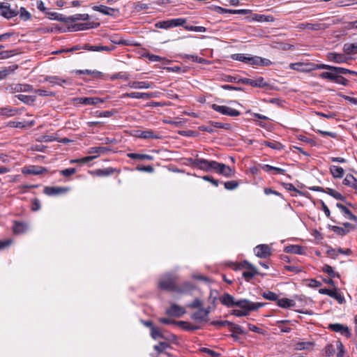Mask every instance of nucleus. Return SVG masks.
Listing matches in <instances>:
<instances>
[{
  "instance_id": "17",
  "label": "nucleus",
  "mask_w": 357,
  "mask_h": 357,
  "mask_svg": "<svg viewBox=\"0 0 357 357\" xmlns=\"http://www.w3.org/2000/svg\"><path fill=\"white\" fill-rule=\"evenodd\" d=\"M92 9L96 11H98L104 15L112 16L113 15L112 12H118L119 10L116 8H109L106 6H94Z\"/></svg>"
},
{
  "instance_id": "44",
  "label": "nucleus",
  "mask_w": 357,
  "mask_h": 357,
  "mask_svg": "<svg viewBox=\"0 0 357 357\" xmlns=\"http://www.w3.org/2000/svg\"><path fill=\"white\" fill-rule=\"evenodd\" d=\"M151 336L154 340L165 337V335L162 333L160 328L155 326H153L151 329Z\"/></svg>"
},
{
  "instance_id": "33",
  "label": "nucleus",
  "mask_w": 357,
  "mask_h": 357,
  "mask_svg": "<svg viewBox=\"0 0 357 357\" xmlns=\"http://www.w3.org/2000/svg\"><path fill=\"white\" fill-rule=\"evenodd\" d=\"M110 151V149L105 146H95L91 147L88 151V153L90 154L96 153L97 155H99Z\"/></svg>"
},
{
  "instance_id": "13",
  "label": "nucleus",
  "mask_w": 357,
  "mask_h": 357,
  "mask_svg": "<svg viewBox=\"0 0 357 357\" xmlns=\"http://www.w3.org/2000/svg\"><path fill=\"white\" fill-rule=\"evenodd\" d=\"M77 103L83 104L86 105H95L99 103H102L104 100L100 98L95 97H85V98H78L77 99Z\"/></svg>"
},
{
  "instance_id": "1",
  "label": "nucleus",
  "mask_w": 357,
  "mask_h": 357,
  "mask_svg": "<svg viewBox=\"0 0 357 357\" xmlns=\"http://www.w3.org/2000/svg\"><path fill=\"white\" fill-rule=\"evenodd\" d=\"M178 280V275L176 273L168 272L160 278L158 287L161 290L176 292Z\"/></svg>"
},
{
  "instance_id": "41",
  "label": "nucleus",
  "mask_w": 357,
  "mask_h": 357,
  "mask_svg": "<svg viewBox=\"0 0 357 357\" xmlns=\"http://www.w3.org/2000/svg\"><path fill=\"white\" fill-rule=\"evenodd\" d=\"M248 271H244L243 273V277L247 280L250 281L252 278H253L256 275L259 274L256 268L254 269H248Z\"/></svg>"
},
{
  "instance_id": "49",
  "label": "nucleus",
  "mask_w": 357,
  "mask_h": 357,
  "mask_svg": "<svg viewBox=\"0 0 357 357\" xmlns=\"http://www.w3.org/2000/svg\"><path fill=\"white\" fill-rule=\"evenodd\" d=\"M262 296L267 300L275 301H278V296L272 291L264 292Z\"/></svg>"
},
{
  "instance_id": "46",
  "label": "nucleus",
  "mask_w": 357,
  "mask_h": 357,
  "mask_svg": "<svg viewBox=\"0 0 357 357\" xmlns=\"http://www.w3.org/2000/svg\"><path fill=\"white\" fill-rule=\"evenodd\" d=\"M6 90L10 93H20L22 92L21 84H12L6 88Z\"/></svg>"
},
{
  "instance_id": "11",
  "label": "nucleus",
  "mask_w": 357,
  "mask_h": 357,
  "mask_svg": "<svg viewBox=\"0 0 357 357\" xmlns=\"http://www.w3.org/2000/svg\"><path fill=\"white\" fill-rule=\"evenodd\" d=\"M319 292L321 294H326V295H328V296L335 298L340 304H342L345 301L344 298L340 293H338L336 290H331V289H328L326 288H324V289H320L319 290Z\"/></svg>"
},
{
  "instance_id": "53",
  "label": "nucleus",
  "mask_w": 357,
  "mask_h": 357,
  "mask_svg": "<svg viewBox=\"0 0 357 357\" xmlns=\"http://www.w3.org/2000/svg\"><path fill=\"white\" fill-rule=\"evenodd\" d=\"M255 82V87L264 88L267 86L268 84L264 81V79L261 77L254 79Z\"/></svg>"
},
{
  "instance_id": "52",
  "label": "nucleus",
  "mask_w": 357,
  "mask_h": 357,
  "mask_svg": "<svg viewBox=\"0 0 357 357\" xmlns=\"http://www.w3.org/2000/svg\"><path fill=\"white\" fill-rule=\"evenodd\" d=\"M239 185L237 181H229L224 183V186L227 190H231L236 188Z\"/></svg>"
},
{
  "instance_id": "10",
  "label": "nucleus",
  "mask_w": 357,
  "mask_h": 357,
  "mask_svg": "<svg viewBox=\"0 0 357 357\" xmlns=\"http://www.w3.org/2000/svg\"><path fill=\"white\" fill-rule=\"evenodd\" d=\"M255 252L256 256L260 258H266L271 255V250L269 245L266 244H261L257 245L255 248Z\"/></svg>"
},
{
  "instance_id": "3",
  "label": "nucleus",
  "mask_w": 357,
  "mask_h": 357,
  "mask_svg": "<svg viewBox=\"0 0 357 357\" xmlns=\"http://www.w3.org/2000/svg\"><path fill=\"white\" fill-rule=\"evenodd\" d=\"M188 161L192 166L206 172L213 169L215 165H217L215 164L216 161H209L202 158H189Z\"/></svg>"
},
{
  "instance_id": "48",
  "label": "nucleus",
  "mask_w": 357,
  "mask_h": 357,
  "mask_svg": "<svg viewBox=\"0 0 357 357\" xmlns=\"http://www.w3.org/2000/svg\"><path fill=\"white\" fill-rule=\"evenodd\" d=\"M188 307L191 309H201L203 307V302L199 298H195Z\"/></svg>"
},
{
  "instance_id": "47",
  "label": "nucleus",
  "mask_w": 357,
  "mask_h": 357,
  "mask_svg": "<svg viewBox=\"0 0 357 357\" xmlns=\"http://www.w3.org/2000/svg\"><path fill=\"white\" fill-rule=\"evenodd\" d=\"M233 59L240 61L246 63H249L250 61L249 56H245L243 54H235L231 56Z\"/></svg>"
},
{
  "instance_id": "57",
  "label": "nucleus",
  "mask_w": 357,
  "mask_h": 357,
  "mask_svg": "<svg viewBox=\"0 0 357 357\" xmlns=\"http://www.w3.org/2000/svg\"><path fill=\"white\" fill-rule=\"evenodd\" d=\"M335 83L342 84L343 86H347L348 84L349 81L345 79L342 75H335V79L333 81Z\"/></svg>"
},
{
  "instance_id": "22",
  "label": "nucleus",
  "mask_w": 357,
  "mask_h": 357,
  "mask_svg": "<svg viewBox=\"0 0 357 357\" xmlns=\"http://www.w3.org/2000/svg\"><path fill=\"white\" fill-rule=\"evenodd\" d=\"M120 170L113 168L107 167L105 169H99L96 170V175L98 176H108L112 175L114 173H119Z\"/></svg>"
},
{
  "instance_id": "61",
  "label": "nucleus",
  "mask_w": 357,
  "mask_h": 357,
  "mask_svg": "<svg viewBox=\"0 0 357 357\" xmlns=\"http://www.w3.org/2000/svg\"><path fill=\"white\" fill-rule=\"evenodd\" d=\"M255 268L252 264L248 262V261H243L241 264L238 265L236 269H241V268H246V269H254Z\"/></svg>"
},
{
  "instance_id": "28",
  "label": "nucleus",
  "mask_w": 357,
  "mask_h": 357,
  "mask_svg": "<svg viewBox=\"0 0 357 357\" xmlns=\"http://www.w3.org/2000/svg\"><path fill=\"white\" fill-rule=\"evenodd\" d=\"M176 326L189 331L200 329V326L192 325L190 323L185 321H178V322H176Z\"/></svg>"
},
{
  "instance_id": "5",
  "label": "nucleus",
  "mask_w": 357,
  "mask_h": 357,
  "mask_svg": "<svg viewBox=\"0 0 357 357\" xmlns=\"http://www.w3.org/2000/svg\"><path fill=\"white\" fill-rule=\"evenodd\" d=\"M0 15L6 19H10L18 15V11L10 8L8 2L0 3Z\"/></svg>"
},
{
  "instance_id": "8",
  "label": "nucleus",
  "mask_w": 357,
  "mask_h": 357,
  "mask_svg": "<svg viewBox=\"0 0 357 357\" xmlns=\"http://www.w3.org/2000/svg\"><path fill=\"white\" fill-rule=\"evenodd\" d=\"M215 164L217 165H215L213 169L217 171L219 174L226 177H231L234 174V170H233L229 166L218 162H215Z\"/></svg>"
},
{
  "instance_id": "59",
  "label": "nucleus",
  "mask_w": 357,
  "mask_h": 357,
  "mask_svg": "<svg viewBox=\"0 0 357 357\" xmlns=\"http://www.w3.org/2000/svg\"><path fill=\"white\" fill-rule=\"evenodd\" d=\"M17 109H11L8 108H1L0 109V115H6V116H13L15 113H17Z\"/></svg>"
},
{
  "instance_id": "16",
  "label": "nucleus",
  "mask_w": 357,
  "mask_h": 357,
  "mask_svg": "<svg viewBox=\"0 0 357 357\" xmlns=\"http://www.w3.org/2000/svg\"><path fill=\"white\" fill-rule=\"evenodd\" d=\"M29 229V226L26 223L19 221H14V225L13 230L15 234H21L26 232Z\"/></svg>"
},
{
  "instance_id": "4",
  "label": "nucleus",
  "mask_w": 357,
  "mask_h": 357,
  "mask_svg": "<svg viewBox=\"0 0 357 357\" xmlns=\"http://www.w3.org/2000/svg\"><path fill=\"white\" fill-rule=\"evenodd\" d=\"M252 305H251L249 307H240L241 310H233L231 312V314L235 315L236 317H243L249 314L250 311L257 310L259 308L263 307L264 305V303H253L252 302Z\"/></svg>"
},
{
  "instance_id": "50",
  "label": "nucleus",
  "mask_w": 357,
  "mask_h": 357,
  "mask_svg": "<svg viewBox=\"0 0 357 357\" xmlns=\"http://www.w3.org/2000/svg\"><path fill=\"white\" fill-rule=\"evenodd\" d=\"M155 26L156 28H160V29H168V28L172 27V24L171 22V20H167V21L158 22L155 24Z\"/></svg>"
},
{
  "instance_id": "14",
  "label": "nucleus",
  "mask_w": 357,
  "mask_h": 357,
  "mask_svg": "<svg viewBox=\"0 0 357 357\" xmlns=\"http://www.w3.org/2000/svg\"><path fill=\"white\" fill-rule=\"evenodd\" d=\"M68 190V188L63 187H45L44 188V193L49 196H54L66 192Z\"/></svg>"
},
{
  "instance_id": "12",
  "label": "nucleus",
  "mask_w": 357,
  "mask_h": 357,
  "mask_svg": "<svg viewBox=\"0 0 357 357\" xmlns=\"http://www.w3.org/2000/svg\"><path fill=\"white\" fill-rule=\"evenodd\" d=\"M100 26L99 22H88V23H79L75 24L69 28L71 31H77L82 30H86L93 28H97Z\"/></svg>"
},
{
  "instance_id": "23",
  "label": "nucleus",
  "mask_w": 357,
  "mask_h": 357,
  "mask_svg": "<svg viewBox=\"0 0 357 357\" xmlns=\"http://www.w3.org/2000/svg\"><path fill=\"white\" fill-rule=\"evenodd\" d=\"M284 251L286 253L303 255L305 252V249L303 247L298 245H291L286 246L284 248Z\"/></svg>"
},
{
  "instance_id": "34",
  "label": "nucleus",
  "mask_w": 357,
  "mask_h": 357,
  "mask_svg": "<svg viewBox=\"0 0 357 357\" xmlns=\"http://www.w3.org/2000/svg\"><path fill=\"white\" fill-rule=\"evenodd\" d=\"M330 172L335 178H342L344 176V169L339 166L332 165L330 167Z\"/></svg>"
},
{
  "instance_id": "2",
  "label": "nucleus",
  "mask_w": 357,
  "mask_h": 357,
  "mask_svg": "<svg viewBox=\"0 0 357 357\" xmlns=\"http://www.w3.org/2000/svg\"><path fill=\"white\" fill-rule=\"evenodd\" d=\"M220 301L221 303L227 307H232L237 306L239 307H249L251 306L252 301L248 299H241L236 301L234 297L229 294L225 293L221 297H220Z\"/></svg>"
},
{
  "instance_id": "60",
  "label": "nucleus",
  "mask_w": 357,
  "mask_h": 357,
  "mask_svg": "<svg viewBox=\"0 0 357 357\" xmlns=\"http://www.w3.org/2000/svg\"><path fill=\"white\" fill-rule=\"evenodd\" d=\"M75 173H76L75 168H68V169H65L60 171V174L65 177H68Z\"/></svg>"
},
{
  "instance_id": "63",
  "label": "nucleus",
  "mask_w": 357,
  "mask_h": 357,
  "mask_svg": "<svg viewBox=\"0 0 357 357\" xmlns=\"http://www.w3.org/2000/svg\"><path fill=\"white\" fill-rule=\"evenodd\" d=\"M172 27L183 26L186 20L183 18L172 19L171 20Z\"/></svg>"
},
{
  "instance_id": "27",
  "label": "nucleus",
  "mask_w": 357,
  "mask_h": 357,
  "mask_svg": "<svg viewBox=\"0 0 357 357\" xmlns=\"http://www.w3.org/2000/svg\"><path fill=\"white\" fill-rule=\"evenodd\" d=\"M128 86L133 89H149L152 86V83L148 82H130Z\"/></svg>"
},
{
  "instance_id": "38",
  "label": "nucleus",
  "mask_w": 357,
  "mask_h": 357,
  "mask_svg": "<svg viewBox=\"0 0 357 357\" xmlns=\"http://www.w3.org/2000/svg\"><path fill=\"white\" fill-rule=\"evenodd\" d=\"M146 56L149 59V60L151 61H162L163 64H168L172 62L171 60L160 57L155 54H147Z\"/></svg>"
},
{
  "instance_id": "20",
  "label": "nucleus",
  "mask_w": 357,
  "mask_h": 357,
  "mask_svg": "<svg viewBox=\"0 0 357 357\" xmlns=\"http://www.w3.org/2000/svg\"><path fill=\"white\" fill-rule=\"evenodd\" d=\"M336 206L342 211L347 219L357 222V217L345 206L340 203H337Z\"/></svg>"
},
{
  "instance_id": "40",
  "label": "nucleus",
  "mask_w": 357,
  "mask_h": 357,
  "mask_svg": "<svg viewBox=\"0 0 357 357\" xmlns=\"http://www.w3.org/2000/svg\"><path fill=\"white\" fill-rule=\"evenodd\" d=\"M328 228L331 231H333L335 233H336L337 234H338L340 236H344V235L347 234L348 233H349V229H344L343 227H338V226L328 225Z\"/></svg>"
},
{
  "instance_id": "7",
  "label": "nucleus",
  "mask_w": 357,
  "mask_h": 357,
  "mask_svg": "<svg viewBox=\"0 0 357 357\" xmlns=\"http://www.w3.org/2000/svg\"><path fill=\"white\" fill-rule=\"evenodd\" d=\"M186 311L184 307L176 304H172L169 308L166 310V314L169 317H181L185 314Z\"/></svg>"
},
{
  "instance_id": "62",
  "label": "nucleus",
  "mask_w": 357,
  "mask_h": 357,
  "mask_svg": "<svg viewBox=\"0 0 357 357\" xmlns=\"http://www.w3.org/2000/svg\"><path fill=\"white\" fill-rule=\"evenodd\" d=\"M111 79L112 80H114L116 79H123L127 80L129 79V75L127 73H125L120 72L119 73L113 75L111 77Z\"/></svg>"
},
{
  "instance_id": "31",
  "label": "nucleus",
  "mask_w": 357,
  "mask_h": 357,
  "mask_svg": "<svg viewBox=\"0 0 357 357\" xmlns=\"http://www.w3.org/2000/svg\"><path fill=\"white\" fill-rule=\"evenodd\" d=\"M343 52L347 54H357V43H345L343 46Z\"/></svg>"
},
{
  "instance_id": "32",
  "label": "nucleus",
  "mask_w": 357,
  "mask_h": 357,
  "mask_svg": "<svg viewBox=\"0 0 357 357\" xmlns=\"http://www.w3.org/2000/svg\"><path fill=\"white\" fill-rule=\"evenodd\" d=\"M138 137L142 139H160V137L155 134L152 130H147L144 131H139Z\"/></svg>"
},
{
  "instance_id": "56",
  "label": "nucleus",
  "mask_w": 357,
  "mask_h": 357,
  "mask_svg": "<svg viewBox=\"0 0 357 357\" xmlns=\"http://www.w3.org/2000/svg\"><path fill=\"white\" fill-rule=\"evenodd\" d=\"M333 71H334L335 75H340L342 74L346 75V74H348V73H351V70H349V69H347L344 68H341V67H335V66H333Z\"/></svg>"
},
{
  "instance_id": "42",
  "label": "nucleus",
  "mask_w": 357,
  "mask_h": 357,
  "mask_svg": "<svg viewBox=\"0 0 357 357\" xmlns=\"http://www.w3.org/2000/svg\"><path fill=\"white\" fill-rule=\"evenodd\" d=\"M227 326H229V330L234 333L240 334V335L245 333L244 331L243 330L241 326L239 325H237L236 324H234V323L229 321V324Z\"/></svg>"
},
{
  "instance_id": "26",
  "label": "nucleus",
  "mask_w": 357,
  "mask_h": 357,
  "mask_svg": "<svg viewBox=\"0 0 357 357\" xmlns=\"http://www.w3.org/2000/svg\"><path fill=\"white\" fill-rule=\"evenodd\" d=\"M191 319L197 321H208V319H206L204 314V308L198 310L191 315Z\"/></svg>"
},
{
  "instance_id": "51",
  "label": "nucleus",
  "mask_w": 357,
  "mask_h": 357,
  "mask_svg": "<svg viewBox=\"0 0 357 357\" xmlns=\"http://www.w3.org/2000/svg\"><path fill=\"white\" fill-rule=\"evenodd\" d=\"M18 13H20V18L24 21L31 19V15L24 7L20 8V12H18Z\"/></svg>"
},
{
  "instance_id": "6",
  "label": "nucleus",
  "mask_w": 357,
  "mask_h": 357,
  "mask_svg": "<svg viewBox=\"0 0 357 357\" xmlns=\"http://www.w3.org/2000/svg\"><path fill=\"white\" fill-rule=\"evenodd\" d=\"M212 108L215 111L220 112L222 114L227 115L229 116H238L241 114L238 111L224 105H218L216 104H213Z\"/></svg>"
},
{
  "instance_id": "45",
  "label": "nucleus",
  "mask_w": 357,
  "mask_h": 357,
  "mask_svg": "<svg viewBox=\"0 0 357 357\" xmlns=\"http://www.w3.org/2000/svg\"><path fill=\"white\" fill-rule=\"evenodd\" d=\"M322 271L331 276V278L340 277V275L335 273L333 268L329 265L325 264L322 268Z\"/></svg>"
},
{
  "instance_id": "25",
  "label": "nucleus",
  "mask_w": 357,
  "mask_h": 357,
  "mask_svg": "<svg viewBox=\"0 0 357 357\" xmlns=\"http://www.w3.org/2000/svg\"><path fill=\"white\" fill-rule=\"evenodd\" d=\"M47 169L43 167L39 166H31L29 169L23 171L25 174H33V175H39L42 174L44 172H46Z\"/></svg>"
},
{
  "instance_id": "36",
  "label": "nucleus",
  "mask_w": 357,
  "mask_h": 357,
  "mask_svg": "<svg viewBox=\"0 0 357 357\" xmlns=\"http://www.w3.org/2000/svg\"><path fill=\"white\" fill-rule=\"evenodd\" d=\"M90 16L88 14H76L72 16L68 17V23L75 22L78 20H89Z\"/></svg>"
},
{
  "instance_id": "35",
  "label": "nucleus",
  "mask_w": 357,
  "mask_h": 357,
  "mask_svg": "<svg viewBox=\"0 0 357 357\" xmlns=\"http://www.w3.org/2000/svg\"><path fill=\"white\" fill-rule=\"evenodd\" d=\"M49 18L56 20L59 22L68 23V17L63 16L62 14L57 13L49 12L47 13Z\"/></svg>"
},
{
  "instance_id": "39",
  "label": "nucleus",
  "mask_w": 357,
  "mask_h": 357,
  "mask_svg": "<svg viewBox=\"0 0 357 357\" xmlns=\"http://www.w3.org/2000/svg\"><path fill=\"white\" fill-rule=\"evenodd\" d=\"M313 344L311 342H301L296 344L295 349L298 351L309 350L313 347Z\"/></svg>"
},
{
  "instance_id": "30",
  "label": "nucleus",
  "mask_w": 357,
  "mask_h": 357,
  "mask_svg": "<svg viewBox=\"0 0 357 357\" xmlns=\"http://www.w3.org/2000/svg\"><path fill=\"white\" fill-rule=\"evenodd\" d=\"M127 155L129 158L135 159V160H153V156H152L151 155H147V154L130 153H128Z\"/></svg>"
},
{
  "instance_id": "37",
  "label": "nucleus",
  "mask_w": 357,
  "mask_h": 357,
  "mask_svg": "<svg viewBox=\"0 0 357 357\" xmlns=\"http://www.w3.org/2000/svg\"><path fill=\"white\" fill-rule=\"evenodd\" d=\"M277 303L280 307L287 308L291 307L295 305V302L292 300H290L289 298H282V299H278Z\"/></svg>"
},
{
  "instance_id": "55",
  "label": "nucleus",
  "mask_w": 357,
  "mask_h": 357,
  "mask_svg": "<svg viewBox=\"0 0 357 357\" xmlns=\"http://www.w3.org/2000/svg\"><path fill=\"white\" fill-rule=\"evenodd\" d=\"M77 74L81 75V74H87V75H93L96 77H100L101 75V73L96 70H77L75 72Z\"/></svg>"
},
{
  "instance_id": "21",
  "label": "nucleus",
  "mask_w": 357,
  "mask_h": 357,
  "mask_svg": "<svg viewBox=\"0 0 357 357\" xmlns=\"http://www.w3.org/2000/svg\"><path fill=\"white\" fill-rule=\"evenodd\" d=\"M123 97L148 100V99L151 98L153 97V95L151 93L132 92V93H127L123 94Z\"/></svg>"
},
{
  "instance_id": "29",
  "label": "nucleus",
  "mask_w": 357,
  "mask_h": 357,
  "mask_svg": "<svg viewBox=\"0 0 357 357\" xmlns=\"http://www.w3.org/2000/svg\"><path fill=\"white\" fill-rule=\"evenodd\" d=\"M343 184L357 190V178L352 174H347L345 178L343 180Z\"/></svg>"
},
{
  "instance_id": "54",
  "label": "nucleus",
  "mask_w": 357,
  "mask_h": 357,
  "mask_svg": "<svg viewBox=\"0 0 357 357\" xmlns=\"http://www.w3.org/2000/svg\"><path fill=\"white\" fill-rule=\"evenodd\" d=\"M47 81L50 82V83L61 85V83H65V79H61L59 77L56 76H52V77H47L45 79Z\"/></svg>"
},
{
  "instance_id": "24",
  "label": "nucleus",
  "mask_w": 357,
  "mask_h": 357,
  "mask_svg": "<svg viewBox=\"0 0 357 357\" xmlns=\"http://www.w3.org/2000/svg\"><path fill=\"white\" fill-rule=\"evenodd\" d=\"M15 98H17L19 100L23 102L24 103L31 105L34 103L36 100V96H25V95H17L15 96L13 98V102H16Z\"/></svg>"
},
{
  "instance_id": "64",
  "label": "nucleus",
  "mask_w": 357,
  "mask_h": 357,
  "mask_svg": "<svg viewBox=\"0 0 357 357\" xmlns=\"http://www.w3.org/2000/svg\"><path fill=\"white\" fill-rule=\"evenodd\" d=\"M335 353V347L333 344H328L325 347V354L326 356H331Z\"/></svg>"
},
{
  "instance_id": "15",
  "label": "nucleus",
  "mask_w": 357,
  "mask_h": 357,
  "mask_svg": "<svg viewBox=\"0 0 357 357\" xmlns=\"http://www.w3.org/2000/svg\"><path fill=\"white\" fill-rule=\"evenodd\" d=\"M328 328L335 332H339L342 335H346L347 337L350 335V332L347 326L340 324H329Z\"/></svg>"
},
{
  "instance_id": "58",
  "label": "nucleus",
  "mask_w": 357,
  "mask_h": 357,
  "mask_svg": "<svg viewBox=\"0 0 357 357\" xmlns=\"http://www.w3.org/2000/svg\"><path fill=\"white\" fill-rule=\"evenodd\" d=\"M335 73H334V71L323 72L320 75V77L324 78V79H328L333 82L335 79Z\"/></svg>"
},
{
  "instance_id": "43",
  "label": "nucleus",
  "mask_w": 357,
  "mask_h": 357,
  "mask_svg": "<svg viewBox=\"0 0 357 357\" xmlns=\"http://www.w3.org/2000/svg\"><path fill=\"white\" fill-rule=\"evenodd\" d=\"M169 347H170L169 344L165 342H160L158 344L153 347V349L158 354H160Z\"/></svg>"
},
{
  "instance_id": "18",
  "label": "nucleus",
  "mask_w": 357,
  "mask_h": 357,
  "mask_svg": "<svg viewBox=\"0 0 357 357\" xmlns=\"http://www.w3.org/2000/svg\"><path fill=\"white\" fill-rule=\"evenodd\" d=\"M195 288V285L190 282H185L180 286L177 285L176 293L178 294H188L192 291Z\"/></svg>"
},
{
  "instance_id": "9",
  "label": "nucleus",
  "mask_w": 357,
  "mask_h": 357,
  "mask_svg": "<svg viewBox=\"0 0 357 357\" xmlns=\"http://www.w3.org/2000/svg\"><path fill=\"white\" fill-rule=\"evenodd\" d=\"M327 59L328 61L336 63H342L347 62L350 59V57H348L343 54L328 52L327 54Z\"/></svg>"
},
{
  "instance_id": "19",
  "label": "nucleus",
  "mask_w": 357,
  "mask_h": 357,
  "mask_svg": "<svg viewBox=\"0 0 357 357\" xmlns=\"http://www.w3.org/2000/svg\"><path fill=\"white\" fill-rule=\"evenodd\" d=\"M297 28H298L300 29H307L310 30L317 31V30L324 29L326 27L324 26V24H319V23H317V24L301 23L297 26Z\"/></svg>"
}]
</instances>
